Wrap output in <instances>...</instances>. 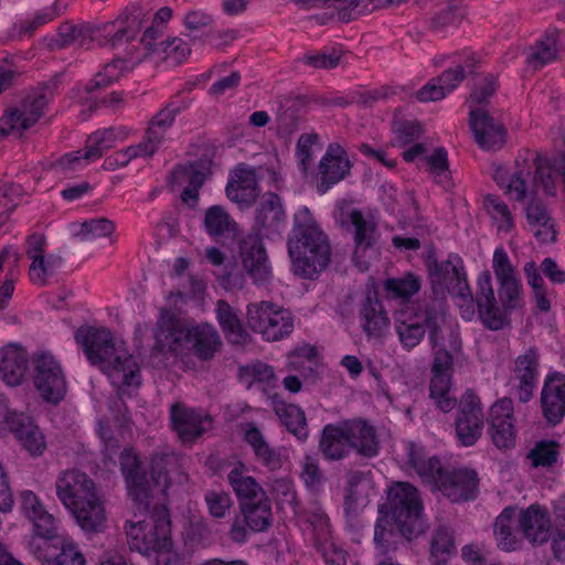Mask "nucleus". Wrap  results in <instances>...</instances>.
Returning <instances> with one entry per match:
<instances>
[{
  "instance_id": "nucleus-62",
  "label": "nucleus",
  "mask_w": 565,
  "mask_h": 565,
  "mask_svg": "<svg viewBox=\"0 0 565 565\" xmlns=\"http://www.w3.org/2000/svg\"><path fill=\"white\" fill-rule=\"evenodd\" d=\"M159 46V52L164 54L163 58H171L175 64L183 62L191 53L190 45L181 38L161 41Z\"/></svg>"
},
{
  "instance_id": "nucleus-41",
  "label": "nucleus",
  "mask_w": 565,
  "mask_h": 565,
  "mask_svg": "<svg viewBox=\"0 0 565 565\" xmlns=\"http://www.w3.org/2000/svg\"><path fill=\"white\" fill-rule=\"evenodd\" d=\"M273 409L279 417L282 425L299 439L308 437V425L305 412L295 404H287L282 399L274 396Z\"/></svg>"
},
{
  "instance_id": "nucleus-11",
  "label": "nucleus",
  "mask_w": 565,
  "mask_h": 565,
  "mask_svg": "<svg viewBox=\"0 0 565 565\" xmlns=\"http://www.w3.org/2000/svg\"><path fill=\"white\" fill-rule=\"evenodd\" d=\"M539 156L530 159L519 156L514 161V169L510 172L503 167L494 170L493 179L497 184L504 190L505 194L518 202H524L534 193L536 185V175L533 174V163Z\"/></svg>"
},
{
  "instance_id": "nucleus-44",
  "label": "nucleus",
  "mask_w": 565,
  "mask_h": 565,
  "mask_svg": "<svg viewBox=\"0 0 565 565\" xmlns=\"http://www.w3.org/2000/svg\"><path fill=\"white\" fill-rule=\"evenodd\" d=\"M148 19V13L138 7H128L116 20L96 25V32L103 33L107 38L117 24L124 26L127 33L135 39L140 32L143 23Z\"/></svg>"
},
{
  "instance_id": "nucleus-13",
  "label": "nucleus",
  "mask_w": 565,
  "mask_h": 565,
  "mask_svg": "<svg viewBox=\"0 0 565 565\" xmlns=\"http://www.w3.org/2000/svg\"><path fill=\"white\" fill-rule=\"evenodd\" d=\"M242 267L256 285H266L273 278L268 254L259 233L247 234L239 244Z\"/></svg>"
},
{
  "instance_id": "nucleus-30",
  "label": "nucleus",
  "mask_w": 565,
  "mask_h": 565,
  "mask_svg": "<svg viewBox=\"0 0 565 565\" xmlns=\"http://www.w3.org/2000/svg\"><path fill=\"white\" fill-rule=\"evenodd\" d=\"M222 341L218 332L209 323L189 326L184 348L200 361H210L220 351Z\"/></svg>"
},
{
  "instance_id": "nucleus-61",
  "label": "nucleus",
  "mask_w": 565,
  "mask_h": 565,
  "mask_svg": "<svg viewBox=\"0 0 565 565\" xmlns=\"http://www.w3.org/2000/svg\"><path fill=\"white\" fill-rule=\"evenodd\" d=\"M204 499L210 514L216 519L225 518L232 507L231 495L225 491H207Z\"/></svg>"
},
{
  "instance_id": "nucleus-5",
  "label": "nucleus",
  "mask_w": 565,
  "mask_h": 565,
  "mask_svg": "<svg viewBox=\"0 0 565 565\" xmlns=\"http://www.w3.org/2000/svg\"><path fill=\"white\" fill-rule=\"evenodd\" d=\"M499 301L492 288L491 274L484 270L478 278L476 302L479 317L486 328L498 331L509 323V315L524 306L523 287L520 277L500 281Z\"/></svg>"
},
{
  "instance_id": "nucleus-58",
  "label": "nucleus",
  "mask_w": 565,
  "mask_h": 565,
  "mask_svg": "<svg viewBox=\"0 0 565 565\" xmlns=\"http://www.w3.org/2000/svg\"><path fill=\"white\" fill-rule=\"evenodd\" d=\"M492 268L498 282L518 278V270L512 265L503 247L495 248L492 257Z\"/></svg>"
},
{
  "instance_id": "nucleus-20",
  "label": "nucleus",
  "mask_w": 565,
  "mask_h": 565,
  "mask_svg": "<svg viewBox=\"0 0 565 565\" xmlns=\"http://www.w3.org/2000/svg\"><path fill=\"white\" fill-rule=\"evenodd\" d=\"M469 126L476 142L487 151L501 149L507 142L508 131L502 122L494 119L482 107L470 109Z\"/></svg>"
},
{
  "instance_id": "nucleus-26",
  "label": "nucleus",
  "mask_w": 565,
  "mask_h": 565,
  "mask_svg": "<svg viewBox=\"0 0 565 565\" xmlns=\"http://www.w3.org/2000/svg\"><path fill=\"white\" fill-rule=\"evenodd\" d=\"M518 529L532 544H544L551 536L552 521L548 511L539 504H532L519 512Z\"/></svg>"
},
{
  "instance_id": "nucleus-45",
  "label": "nucleus",
  "mask_w": 565,
  "mask_h": 565,
  "mask_svg": "<svg viewBox=\"0 0 565 565\" xmlns=\"http://www.w3.org/2000/svg\"><path fill=\"white\" fill-rule=\"evenodd\" d=\"M526 218L532 227H537L534 232L536 238L542 242H554L556 232L551 223V217L542 201L532 198L526 206Z\"/></svg>"
},
{
  "instance_id": "nucleus-29",
  "label": "nucleus",
  "mask_w": 565,
  "mask_h": 565,
  "mask_svg": "<svg viewBox=\"0 0 565 565\" xmlns=\"http://www.w3.org/2000/svg\"><path fill=\"white\" fill-rule=\"evenodd\" d=\"M541 405L548 424H558L565 415V375L558 372L546 376L541 393Z\"/></svg>"
},
{
  "instance_id": "nucleus-2",
  "label": "nucleus",
  "mask_w": 565,
  "mask_h": 565,
  "mask_svg": "<svg viewBox=\"0 0 565 565\" xmlns=\"http://www.w3.org/2000/svg\"><path fill=\"white\" fill-rule=\"evenodd\" d=\"M75 341L83 348L87 360L99 367L113 385L139 386L140 370L135 358L121 343H117L106 328L79 327L75 331Z\"/></svg>"
},
{
  "instance_id": "nucleus-6",
  "label": "nucleus",
  "mask_w": 565,
  "mask_h": 565,
  "mask_svg": "<svg viewBox=\"0 0 565 565\" xmlns=\"http://www.w3.org/2000/svg\"><path fill=\"white\" fill-rule=\"evenodd\" d=\"M388 503L401 534L411 540L422 532L423 502L418 490L408 482H395L388 490Z\"/></svg>"
},
{
  "instance_id": "nucleus-1",
  "label": "nucleus",
  "mask_w": 565,
  "mask_h": 565,
  "mask_svg": "<svg viewBox=\"0 0 565 565\" xmlns=\"http://www.w3.org/2000/svg\"><path fill=\"white\" fill-rule=\"evenodd\" d=\"M444 315L427 307L423 312L401 315L395 321V331L402 347L409 351L416 348L425 337L426 329L435 349L430 366L429 397L444 413L452 411L458 402L452 393L454 353L461 350V340L450 327L443 328Z\"/></svg>"
},
{
  "instance_id": "nucleus-10",
  "label": "nucleus",
  "mask_w": 565,
  "mask_h": 565,
  "mask_svg": "<svg viewBox=\"0 0 565 565\" xmlns=\"http://www.w3.org/2000/svg\"><path fill=\"white\" fill-rule=\"evenodd\" d=\"M32 380L42 398L56 404L66 394L67 385L61 364L51 353H39L33 356Z\"/></svg>"
},
{
  "instance_id": "nucleus-21",
  "label": "nucleus",
  "mask_w": 565,
  "mask_h": 565,
  "mask_svg": "<svg viewBox=\"0 0 565 565\" xmlns=\"http://www.w3.org/2000/svg\"><path fill=\"white\" fill-rule=\"evenodd\" d=\"M479 488V478L475 470L454 469L444 471L439 476V482L436 488L451 502H462L473 500L477 497Z\"/></svg>"
},
{
  "instance_id": "nucleus-35",
  "label": "nucleus",
  "mask_w": 565,
  "mask_h": 565,
  "mask_svg": "<svg viewBox=\"0 0 565 565\" xmlns=\"http://www.w3.org/2000/svg\"><path fill=\"white\" fill-rule=\"evenodd\" d=\"M28 354L18 345L0 350V376L10 386L20 385L28 370Z\"/></svg>"
},
{
  "instance_id": "nucleus-52",
  "label": "nucleus",
  "mask_w": 565,
  "mask_h": 565,
  "mask_svg": "<svg viewBox=\"0 0 565 565\" xmlns=\"http://www.w3.org/2000/svg\"><path fill=\"white\" fill-rule=\"evenodd\" d=\"M115 228V223L106 217L92 218L82 223L77 236L82 241L110 238V243H114Z\"/></svg>"
},
{
  "instance_id": "nucleus-7",
  "label": "nucleus",
  "mask_w": 565,
  "mask_h": 565,
  "mask_svg": "<svg viewBox=\"0 0 565 565\" xmlns=\"http://www.w3.org/2000/svg\"><path fill=\"white\" fill-rule=\"evenodd\" d=\"M125 531L130 550L142 555L150 556L170 548V521L166 516L127 521Z\"/></svg>"
},
{
  "instance_id": "nucleus-4",
  "label": "nucleus",
  "mask_w": 565,
  "mask_h": 565,
  "mask_svg": "<svg viewBox=\"0 0 565 565\" xmlns=\"http://www.w3.org/2000/svg\"><path fill=\"white\" fill-rule=\"evenodd\" d=\"M288 252L295 274L303 278L312 279L329 265L330 246L327 236L319 230L308 207L295 214Z\"/></svg>"
},
{
  "instance_id": "nucleus-43",
  "label": "nucleus",
  "mask_w": 565,
  "mask_h": 565,
  "mask_svg": "<svg viewBox=\"0 0 565 565\" xmlns=\"http://www.w3.org/2000/svg\"><path fill=\"white\" fill-rule=\"evenodd\" d=\"M515 510L505 508L494 522V536L498 546L507 552L518 550L522 541L515 533Z\"/></svg>"
},
{
  "instance_id": "nucleus-38",
  "label": "nucleus",
  "mask_w": 565,
  "mask_h": 565,
  "mask_svg": "<svg viewBox=\"0 0 565 565\" xmlns=\"http://www.w3.org/2000/svg\"><path fill=\"white\" fill-rule=\"evenodd\" d=\"M203 226L215 241L234 238L237 234V223L222 205H212L205 211Z\"/></svg>"
},
{
  "instance_id": "nucleus-55",
  "label": "nucleus",
  "mask_w": 565,
  "mask_h": 565,
  "mask_svg": "<svg viewBox=\"0 0 565 565\" xmlns=\"http://www.w3.org/2000/svg\"><path fill=\"white\" fill-rule=\"evenodd\" d=\"M430 551L438 564H445L455 551L452 533L446 527H438L434 533Z\"/></svg>"
},
{
  "instance_id": "nucleus-63",
  "label": "nucleus",
  "mask_w": 565,
  "mask_h": 565,
  "mask_svg": "<svg viewBox=\"0 0 565 565\" xmlns=\"http://www.w3.org/2000/svg\"><path fill=\"white\" fill-rule=\"evenodd\" d=\"M427 163L429 164L430 172L435 175L436 181L445 188L448 186L450 184V178L447 152L445 149H437L434 154L427 158Z\"/></svg>"
},
{
  "instance_id": "nucleus-40",
  "label": "nucleus",
  "mask_w": 565,
  "mask_h": 565,
  "mask_svg": "<svg viewBox=\"0 0 565 565\" xmlns=\"http://www.w3.org/2000/svg\"><path fill=\"white\" fill-rule=\"evenodd\" d=\"M256 225L269 233H279L285 227V212L280 198L269 193L256 210Z\"/></svg>"
},
{
  "instance_id": "nucleus-34",
  "label": "nucleus",
  "mask_w": 565,
  "mask_h": 565,
  "mask_svg": "<svg viewBox=\"0 0 565 565\" xmlns=\"http://www.w3.org/2000/svg\"><path fill=\"white\" fill-rule=\"evenodd\" d=\"M180 108L173 104H168L149 122L146 137L142 142L143 151L151 157L163 142L167 130L172 126Z\"/></svg>"
},
{
  "instance_id": "nucleus-22",
  "label": "nucleus",
  "mask_w": 565,
  "mask_h": 565,
  "mask_svg": "<svg viewBox=\"0 0 565 565\" xmlns=\"http://www.w3.org/2000/svg\"><path fill=\"white\" fill-rule=\"evenodd\" d=\"M2 425L31 456H41L45 450L44 435L30 416L9 409Z\"/></svg>"
},
{
  "instance_id": "nucleus-47",
  "label": "nucleus",
  "mask_w": 565,
  "mask_h": 565,
  "mask_svg": "<svg viewBox=\"0 0 565 565\" xmlns=\"http://www.w3.org/2000/svg\"><path fill=\"white\" fill-rule=\"evenodd\" d=\"M351 224L354 226V242L356 252L366 250L372 247L376 238V224L372 218H366L359 210H352L349 214Z\"/></svg>"
},
{
  "instance_id": "nucleus-54",
  "label": "nucleus",
  "mask_w": 565,
  "mask_h": 565,
  "mask_svg": "<svg viewBox=\"0 0 565 565\" xmlns=\"http://www.w3.org/2000/svg\"><path fill=\"white\" fill-rule=\"evenodd\" d=\"M384 288L393 298L408 299L419 291L420 280L417 276L407 274L402 278L387 279Z\"/></svg>"
},
{
  "instance_id": "nucleus-19",
  "label": "nucleus",
  "mask_w": 565,
  "mask_h": 565,
  "mask_svg": "<svg viewBox=\"0 0 565 565\" xmlns=\"http://www.w3.org/2000/svg\"><path fill=\"white\" fill-rule=\"evenodd\" d=\"M52 98V92L43 87L28 95L19 106L9 109L3 116L4 125L14 131H23L34 126L43 116L44 108Z\"/></svg>"
},
{
  "instance_id": "nucleus-24",
  "label": "nucleus",
  "mask_w": 565,
  "mask_h": 565,
  "mask_svg": "<svg viewBox=\"0 0 565 565\" xmlns=\"http://www.w3.org/2000/svg\"><path fill=\"white\" fill-rule=\"evenodd\" d=\"M351 169L345 150L339 143L329 145L319 163L318 190L322 193L343 180Z\"/></svg>"
},
{
  "instance_id": "nucleus-42",
  "label": "nucleus",
  "mask_w": 565,
  "mask_h": 565,
  "mask_svg": "<svg viewBox=\"0 0 565 565\" xmlns=\"http://www.w3.org/2000/svg\"><path fill=\"white\" fill-rule=\"evenodd\" d=\"M408 465L416 471L422 480L430 484L434 489L439 482L445 469L436 457L427 458L424 451L411 445L408 448Z\"/></svg>"
},
{
  "instance_id": "nucleus-3",
  "label": "nucleus",
  "mask_w": 565,
  "mask_h": 565,
  "mask_svg": "<svg viewBox=\"0 0 565 565\" xmlns=\"http://www.w3.org/2000/svg\"><path fill=\"white\" fill-rule=\"evenodd\" d=\"M56 495L87 532H99L106 523V511L95 481L84 471L63 470L55 482Z\"/></svg>"
},
{
  "instance_id": "nucleus-31",
  "label": "nucleus",
  "mask_w": 565,
  "mask_h": 565,
  "mask_svg": "<svg viewBox=\"0 0 565 565\" xmlns=\"http://www.w3.org/2000/svg\"><path fill=\"white\" fill-rule=\"evenodd\" d=\"M120 465L134 500L140 505H143L145 509H149L150 491H152V489L150 488V481L146 479L142 472L137 456L129 450L122 451L120 455Z\"/></svg>"
},
{
  "instance_id": "nucleus-36",
  "label": "nucleus",
  "mask_w": 565,
  "mask_h": 565,
  "mask_svg": "<svg viewBox=\"0 0 565 565\" xmlns=\"http://www.w3.org/2000/svg\"><path fill=\"white\" fill-rule=\"evenodd\" d=\"M171 422L173 429L184 443L193 441L204 431L202 416L180 403H175L171 407Z\"/></svg>"
},
{
  "instance_id": "nucleus-23",
  "label": "nucleus",
  "mask_w": 565,
  "mask_h": 565,
  "mask_svg": "<svg viewBox=\"0 0 565 565\" xmlns=\"http://www.w3.org/2000/svg\"><path fill=\"white\" fill-rule=\"evenodd\" d=\"M30 551L43 565H85L84 555L68 539L57 544L32 540Z\"/></svg>"
},
{
  "instance_id": "nucleus-53",
  "label": "nucleus",
  "mask_w": 565,
  "mask_h": 565,
  "mask_svg": "<svg viewBox=\"0 0 565 565\" xmlns=\"http://www.w3.org/2000/svg\"><path fill=\"white\" fill-rule=\"evenodd\" d=\"M465 14L466 11L461 1L452 0L431 17L430 26L440 31L447 26L457 25L465 18Z\"/></svg>"
},
{
  "instance_id": "nucleus-51",
  "label": "nucleus",
  "mask_w": 565,
  "mask_h": 565,
  "mask_svg": "<svg viewBox=\"0 0 565 565\" xmlns=\"http://www.w3.org/2000/svg\"><path fill=\"white\" fill-rule=\"evenodd\" d=\"M342 56V51L332 49L330 51L303 53L297 57L296 62L315 70H332L340 64Z\"/></svg>"
},
{
  "instance_id": "nucleus-46",
  "label": "nucleus",
  "mask_w": 565,
  "mask_h": 565,
  "mask_svg": "<svg viewBox=\"0 0 565 565\" xmlns=\"http://www.w3.org/2000/svg\"><path fill=\"white\" fill-rule=\"evenodd\" d=\"M216 313L227 340L234 344H244L248 339V333L243 328L232 307L226 301L218 300Z\"/></svg>"
},
{
  "instance_id": "nucleus-48",
  "label": "nucleus",
  "mask_w": 565,
  "mask_h": 565,
  "mask_svg": "<svg viewBox=\"0 0 565 565\" xmlns=\"http://www.w3.org/2000/svg\"><path fill=\"white\" fill-rule=\"evenodd\" d=\"M117 138L118 135L114 128L98 130L89 135L84 148V158L92 161L99 159L107 150L115 146Z\"/></svg>"
},
{
  "instance_id": "nucleus-57",
  "label": "nucleus",
  "mask_w": 565,
  "mask_h": 565,
  "mask_svg": "<svg viewBox=\"0 0 565 565\" xmlns=\"http://www.w3.org/2000/svg\"><path fill=\"white\" fill-rule=\"evenodd\" d=\"M308 521L312 525L315 546L326 545L332 541L330 521L323 511L320 509L312 511Z\"/></svg>"
},
{
  "instance_id": "nucleus-28",
  "label": "nucleus",
  "mask_w": 565,
  "mask_h": 565,
  "mask_svg": "<svg viewBox=\"0 0 565 565\" xmlns=\"http://www.w3.org/2000/svg\"><path fill=\"white\" fill-rule=\"evenodd\" d=\"M226 195L241 207L253 205L259 195L255 169L245 163L238 164L226 185Z\"/></svg>"
},
{
  "instance_id": "nucleus-64",
  "label": "nucleus",
  "mask_w": 565,
  "mask_h": 565,
  "mask_svg": "<svg viewBox=\"0 0 565 565\" xmlns=\"http://www.w3.org/2000/svg\"><path fill=\"white\" fill-rule=\"evenodd\" d=\"M557 446L558 445L554 441L539 443L529 455L532 459L533 466L550 467L556 462L558 456Z\"/></svg>"
},
{
  "instance_id": "nucleus-49",
  "label": "nucleus",
  "mask_w": 565,
  "mask_h": 565,
  "mask_svg": "<svg viewBox=\"0 0 565 565\" xmlns=\"http://www.w3.org/2000/svg\"><path fill=\"white\" fill-rule=\"evenodd\" d=\"M483 206L497 223L500 232H510L514 226L513 215L504 201L494 194L484 196Z\"/></svg>"
},
{
  "instance_id": "nucleus-59",
  "label": "nucleus",
  "mask_w": 565,
  "mask_h": 565,
  "mask_svg": "<svg viewBox=\"0 0 565 565\" xmlns=\"http://www.w3.org/2000/svg\"><path fill=\"white\" fill-rule=\"evenodd\" d=\"M137 157H148L143 151L141 143L116 151L104 160L103 168L107 171H115L120 167H126L130 160Z\"/></svg>"
},
{
  "instance_id": "nucleus-12",
  "label": "nucleus",
  "mask_w": 565,
  "mask_h": 565,
  "mask_svg": "<svg viewBox=\"0 0 565 565\" xmlns=\"http://www.w3.org/2000/svg\"><path fill=\"white\" fill-rule=\"evenodd\" d=\"M271 525V505L268 498L244 502L231 524L228 535L235 543H244L249 532H264Z\"/></svg>"
},
{
  "instance_id": "nucleus-25",
  "label": "nucleus",
  "mask_w": 565,
  "mask_h": 565,
  "mask_svg": "<svg viewBox=\"0 0 565 565\" xmlns=\"http://www.w3.org/2000/svg\"><path fill=\"white\" fill-rule=\"evenodd\" d=\"M211 161L200 159L188 164H180L172 171V179L177 183L188 182L181 194L182 202L195 207L199 202V190L206 177L211 173Z\"/></svg>"
},
{
  "instance_id": "nucleus-32",
  "label": "nucleus",
  "mask_w": 565,
  "mask_h": 565,
  "mask_svg": "<svg viewBox=\"0 0 565 565\" xmlns=\"http://www.w3.org/2000/svg\"><path fill=\"white\" fill-rule=\"evenodd\" d=\"M343 423L351 449L367 458L377 455L380 441L376 429L372 425L361 418Z\"/></svg>"
},
{
  "instance_id": "nucleus-50",
  "label": "nucleus",
  "mask_w": 565,
  "mask_h": 565,
  "mask_svg": "<svg viewBox=\"0 0 565 565\" xmlns=\"http://www.w3.org/2000/svg\"><path fill=\"white\" fill-rule=\"evenodd\" d=\"M33 533L41 541H49V544H57L66 537L58 532V522L47 510L36 515L32 521Z\"/></svg>"
},
{
  "instance_id": "nucleus-9",
  "label": "nucleus",
  "mask_w": 565,
  "mask_h": 565,
  "mask_svg": "<svg viewBox=\"0 0 565 565\" xmlns=\"http://www.w3.org/2000/svg\"><path fill=\"white\" fill-rule=\"evenodd\" d=\"M247 323L253 331L271 342L288 337L294 330L290 311L270 301L250 303L247 307Z\"/></svg>"
},
{
  "instance_id": "nucleus-60",
  "label": "nucleus",
  "mask_w": 565,
  "mask_h": 565,
  "mask_svg": "<svg viewBox=\"0 0 565 565\" xmlns=\"http://www.w3.org/2000/svg\"><path fill=\"white\" fill-rule=\"evenodd\" d=\"M121 61H114L104 66L103 71L97 73L95 77L85 86L86 93H93L98 88L110 85L120 76Z\"/></svg>"
},
{
  "instance_id": "nucleus-39",
  "label": "nucleus",
  "mask_w": 565,
  "mask_h": 565,
  "mask_svg": "<svg viewBox=\"0 0 565 565\" xmlns=\"http://www.w3.org/2000/svg\"><path fill=\"white\" fill-rule=\"evenodd\" d=\"M363 331L367 337H382L388 327V317L383 305L374 296L369 295L360 309Z\"/></svg>"
},
{
  "instance_id": "nucleus-16",
  "label": "nucleus",
  "mask_w": 565,
  "mask_h": 565,
  "mask_svg": "<svg viewBox=\"0 0 565 565\" xmlns=\"http://www.w3.org/2000/svg\"><path fill=\"white\" fill-rule=\"evenodd\" d=\"M484 416L480 398L471 391H467L459 404L455 430L461 445H475L482 435Z\"/></svg>"
},
{
  "instance_id": "nucleus-56",
  "label": "nucleus",
  "mask_w": 565,
  "mask_h": 565,
  "mask_svg": "<svg viewBox=\"0 0 565 565\" xmlns=\"http://www.w3.org/2000/svg\"><path fill=\"white\" fill-rule=\"evenodd\" d=\"M556 53V39L553 35H548L535 44L527 61L534 68H540L554 61Z\"/></svg>"
},
{
  "instance_id": "nucleus-15",
  "label": "nucleus",
  "mask_w": 565,
  "mask_h": 565,
  "mask_svg": "<svg viewBox=\"0 0 565 565\" xmlns=\"http://www.w3.org/2000/svg\"><path fill=\"white\" fill-rule=\"evenodd\" d=\"M186 324L178 313L169 308H161L156 323L152 352L178 354L185 344Z\"/></svg>"
},
{
  "instance_id": "nucleus-37",
  "label": "nucleus",
  "mask_w": 565,
  "mask_h": 565,
  "mask_svg": "<svg viewBox=\"0 0 565 565\" xmlns=\"http://www.w3.org/2000/svg\"><path fill=\"white\" fill-rule=\"evenodd\" d=\"M350 445L344 423L326 425L319 441V450L328 460H341L348 456Z\"/></svg>"
},
{
  "instance_id": "nucleus-18",
  "label": "nucleus",
  "mask_w": 565,
  "mask_h": 565,
  "mask_svg": "<svg viewBox=\"0 0 565 565\" xmlns=\"http://www.w3.org/2000/svg\"><path fill=\"white\" fill-rule=\"evenodd\" d=\"M52 98V92L43 87L28 95L19 106L9 109L3 116L4 125L14 131H23L34 126L43 116L44 108Z\"/></svg>"
},
{
  "instance_id": "nucleus-27",
  "label": "nucleus",
  "mask_w": 565,
  "mask_h": 565,
  "mask_svg": "<svg viewBox=\"0 0 565 565\" xmlns=\"http://www.w3.org/2000/svg\"><path fill=\"white\" fill-rule=\"evenodd\" d=\"M540 354L535 348H529L514 361L513 375L511 381H516L515 390L520 402L526 403L532 396L536 386L539 374Z\"/></svg>"
},
{
  "instance_id": "nucleus-8",
  "label": "nucleus",
  "mask_w": 565,
  "mask_h": 565,
  "mask_svg": "<svg viewBox=\"0 0 565 565\" xmlns=\"http://www.w3.org/2000/svg\"><path fill=\"white\" fill-rule=\"evenodd\" d=\"M428 271L435 291L446 288L450 295L462 301L458 303L460 307L467 306V312L473 313V295L459 256L451 254L441 263L433 259L428 263Z\"/></svg>"
},
{
  "instance_id": "nucleus-33",
  "label": "nucleus",
  "mask_w": 565,
  "mask_h": 565,
  "mask_svg": "<svg viewBox=\"0 0 565 565\" xmlns=\"http://www.w3.org/2000/svg\"><path fill=\"white\" fill-rule=\"evenodd\" d=\"M227 481L236 494L239 505L244 502H254L266 498V492L256 479L248 475L247 467L241 462H235L228 473Z\"/></svg>"
},
{
  "instance_id": "nucleus-14",
  "label": "nucleus",
  "mask_w": 565,
  "mask_h": 565,
  "mask_svg": "<svg viewBox=\"0 0 565 565\" xmlns=\"http://www.w3.org/2000/svg\"><path fill=\"white\" fill-rule=\"evenodd\" d=\"M150 502L160 501L166 497L167 490L173 483H183L188 480L182 470L180 458L173 452L154 454L150 465Z\"/></svg>"
},
{
  "instance_id": "nucleus-17",
  "label": "nucleus",
  "mask_w": 565,
  "mask_h": 565,
  "mask_svg": "<svg viewBox=\"0 0 565 565\" xmlns=\"http://www.w3.org/2000/svg\"><path fill=\"white\" fill-rule=\"evenodd\" d=\"M488 423V434L498 449L505 450L515 446V417L511 398H501L490 407Z\"/></svg>"
}]
</instances>
